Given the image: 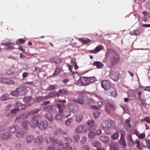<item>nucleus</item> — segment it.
Masks as SVG:
<instances>
[{
    "label": "nucleus",
    "mask_w": 150,
    "mask_h": 150,
    "mask_svg": "<svg viewBox=\"0 0 150 150\" xmlns=\"http://www.w3.org/2000/svg\"><path fill=\"white\" fill-rule=\"evenodd\" d=\"M0 82L7 83L13 84V82L8 79L0 78Z\"/></svg>",
    "instance_id": "nucleus-27"
},
{
    "label": "nucleus",
    "mask_w": 150,
    "mask_h": 150,
    "mask_svg": "<svg viewBox=\"0 0 150 150\" xmlns=\"http://www.w3.org/2000/svg\"><path fill=\"white\" fill-rule=\"evenodd\" d=\"M44 110L47 112H54V106L51 105L44 108Z\"/></svg>",
    "instance_id": "nucleus-31"
},
{
    "label": "nucleus",
    "mask_w": 150,
    "mask_h": 150,
    "mask_svg": "<svg viewBox=\"0 0 150 150\" xmlns=\"http://www.w3.org/2000/svg\"><path fill=\"white\" fill-rule=\"evenodd\" d=\"M106 56L110 58V63L112 66L117 64L119 62V55L112 49H109L108 50Z\"/></svg>",
    "instance_id": "nucleus-1"
},
{
    "label": "nucleus",
    "mask_w": 150,
    "mask_h": 150,
    "mask_svg": "<svg viewBox=\"0 0 150 150\" xmlns=\"http://www.w3.org/2000/svg\"><path fill=\"white\" fill-rule=\"evenodd\" d=\"M87 124L89 126L95 125L94 124V121L93 120H88L87 122Z\"/></svg>",
    "instance_id": "nucleus-61"
},
{
    "label": "nucleus",
    "mask_w": 150,
    "mask_h": 150,
    "mask_svg": "<svg viewBox=\"0 0 150 150\" xmlns=\"http://www.w3.org/2000/svg\"><path fill=\"white\" fill-rule=\"evenodd\" d=\"M20 110V109L19 108H16L12 110L10 113H9L8 114L6 115V116L10 117H13L16 114V112H18Z\"/></svg>",
    "instance_id": "nucleus-19"
},
{
    "label": "nucleus",
    "mask_w": 150,
    "mask_h": 150,
    "mask_svg": "<svg viewBox=\"0 0 150 150\" xmlns=\"http://www.w3.org/2000/svg\"><path fill=\"white\" fill-rule=\"evenodd\" d=\"M102 87L105 90L110 89L111 86L110 82L108 80H103L101 82Z\"/></svg>",
    "instance_id": "nucleus-10"
},
{
    "label": "nucleus",
    "mask_w": 150,
    "mask_h": 150,
    "mask_svg": "<svg viewBox=\"0 0 150 150\" xmlns=\"http://www.w3.org/2000/svg\"><path fill=\"white\" fill-rule=\"evenodd\" d=\"M87 130V127L83 125L78 126L76 128L75 131L79 133H84L86 132Z\"/></svg>",
    "instance_id": "nucleus-11"
},
{
    "label": "nucleus",
    "mask_w": 150,
    "mask_h": 150,
    "mask_svg": "<svg viewBox=\"0 0 150 150\" xmlns=\"http://www.w3.org/2000/svg\"><path fill=\"white\" fill-rule=\"evenodd\" d=\"M99 139L100 141L104 143H108L109 141V138L106 136H101Z\"/></svg>",
    "instance_id": "nucleus-25"
},
{
    "label": "nucleus",
    "mask_w": 150,
    "mask_h": 150,
    "mask_svg": "<svg viewBox=\"0 0 150 150\" xmlns=\"http://www.w3.org/2000/svg\"><path fill=\"white\" fill-rule=\"evenodd\" d=\"M73 119L71 118L68 119L65 122V125H69L71 123L73 122Z\"/></svg>",
    "instance_id": "nucleus-56"
},
{
    "label": "nucleus",
    "mask_w": 150,
    "mask_h": 150,
    "mask_svg": "<svg viewBox=\"0 0 150 150\" xmlns=\"http://www.w3.org/2000/svg\"><path fill=\"white\" fill-rule=\"evenodd\" d=\"M92 144L93 146L97 148L101 146L100 143L98 141L95 140L93 141L92 142Z\"/></svg>",
    "instance_id": "nucleus-38"
},
{
    "label": "nucleus",
    "mask_w": 150,
    "mask_h": 150,
    "mask_svg": "<svg viewBox=\"0 0 150 150\" xmlns=\"http://www.w3.org/2000/svg\"><path fill=\"white\" fill-rule=\"evenodd\" d=\"M35 100L36 102H40L43 100L42 96H39L36 98L35 99Z\"/></svg>",
    "instance_id": "nucleus-59"
},
{
    "label": "nucleus",
    "mask_w": 150,
    "mask_h": 150,
    "mask_svg": "<svg viewBox=\"0 0 150 150\" xmlns=\"http://www.w3.org/2000/svg\"><path fill=\"white\" fill-rule=\"evenodd\" d=\"M92 64L93 66H96L98 69L101 68L104 66L103 64L100 61H95Z\"/></svg>",
    "instance_id": "nucleus-24"
},
{
    "label": "nucleus",
    "mask_w": 150,
    "mask_h": 150,
    "mask_svg": "<svg viewBox=\"0 0 150 150\" xmlns=\"http://www.w3.org/2000/svg\"><path fill=\"white\" fill-rule=\"evenodd\" d=\"M140 32L139 30H134L133 31L130 32V34L131 35H137L140 34Z\"/></svg>",
    "instance_id": "nucleus-45"
},
{
    "label": "nucleus",
    "mask_w": 150,
    "mask_h": 150,
    "mask_svg": "<svg viewBox=\"0 0 150 150\" xmlns=\"http://www.w3.org/2000/svg\"><path fill=\"white\" fill-rule=\"evenodd\" d=\"M103 49V47L101 45H99L97 46L94 50H91L90 51V52L91 53H96Z\"/></svg>",
    "instance_id": "nucleus-20"
},
{
    "label": "nucleus",
    "mask_w": 150,
    "mask_h": 150,
    "mask_svg": "<svg viewBox=\"0 0 150 150\" xmlns=\"http://www.w3.org/2000/svg\"><path fill=\"white\" fill-rule=\"evenodd\" d=\"M41 119V117L39 116H35L32 117L30 123V125L32 128H35L37 127L39 120Z\"/></svg>",
    "instance_id": "nucleus-5"
},
{
    "label": "nucleus",
    "mask_w": 150,
    "mask_h": 150,
    "mask_svg": "<svg viewBox=\"0 0 150 150\" xmlns=\"http://www.w3.org/2000/svg\"><path fill=\"white\" fill-rule=\"evenodd\" d=\"M114 106L112 104H108L105 107V110L106 111L109 113L112 110H114Z\"/></svg>",
    "instance_id": "nucleus-29"
},
{
    "label": "nucleus",
    "mask_w": 150,
    "mask_h": 150,
    "mask_svg": "<svg viewBox=\"0 0 150 150\" xmlns=\"http://www.w3.org/2000/svg\"><path fill=\"white\" fill-rule=\"evenodd\" d=\"M47 119L49 120L52 121L53 120V117L52 115L50 114H47L46 116Z\"/></svg>",
    "instance_id": "nucleus-53"
},
{
    "label": "nucleus",
    "mask_w": 150,
    "mask_h": 150,
    "mask_svg": "<svg viewBox=\"0 0 150 150\" xmlns=\"http://www.w3.org/2000/svg\"><path fill=\"white\" fill-rule=\"evenodd\" d=\"M11 138V135L8 132H3L0 134V138L1 139L8 140Z\"/></svg>",
    "instance_id": "nucleus-13"
},
{
    "label": "nucleus",
    "mask_w": 150,
    "mask_h": 150,
    "mask_svg": "<svg viewBox=\"0 0 150 150\" xmlns=\"http://www.w3.org/2000/svg\"><path fill=\"white\" fill-rule=\"evenodd\" d=\"M74 101L81 104H83L84 102V101L83 100V96H78V99L77 100H74Z\"/></svg>",
    "instance_id": "nucleus-33"
},
{
    "label": "nucleus",
    "mask_w": 150,
    "mask_h": 150,
    "mask_svg": "<svg viewBox=\"0 0 150 150\" xmlns=\"http://www.w3.org/2000/svg\"><path fill=\"white\" fill-rule=\"evenodd\" d=\"M119 142L121 145L124 147L126 146V141L125 139V135L124 133L121 134L120 139L119 141Z\"/></svg>",
    "instance_id": "nucleus-15"
},
{
    "label": "nucleus",
    "mask_w": 150,
    "mask_h": 150,
    "mask_svg": "<svg viewBox=\"0 0 150 150\" xmlns=\"http://www.w3.org/2000/svg\"><path fill=\"white\" fill-rule=\"evenodd\" d=\"M135 143L137 144V147L139 149H141V147L140 146L139 141L138 140H136L135 142Z\"/></svg>",
    "instance_id": "nucleus-63"
},
{
    "label": "nucleus",
    "mask_w": 150,
    "mask_h": 150,
    "mask_svg": "<svg viewBox=\"0 0 150 150\" xmlns=\"http://www.w3.org/2000/svg\"><path fill=\"white\" fill-rule=\"evenodd\" d=\"M34 139V137L33 136L30 135L28 136L26 138V141L27 143H30Z\"/></svg>",
    "instance_id": "nucleus-40"
},
{
    "label": "nucleus",
    "mask_w": 150,
    "mask_h": 150,
    "mask_svg": "<svg viewBox=\"0 0 150 150\" xmlns=\"http://www.w3.org/2000/svg\"><path fill=\"white\" fill-rule=\"evenodd\" d=\"M55 86L54 85H50L47 88V91H51L54 89L55 88Z\"/></svg>",
    "instance_id": "nucleus-55"
},
{
    "label": "nucleus",
    "mask_w": 150,
    "mask_h": 150,
    "mask_svg": "<svg viewBox=\"0 0 150 150\" xmlns=\"http://www.w3.org/2000/svg\"><path fill=\"white\" fill-rule=\"evenodd\" d=\"M43 138L41 136H40L37 137L35 139V142L39 145L41 144L43 142Z\"/></svg>",
    "instance_id": "nucleus-28"
},
{
    "label": "nucleus",
    "mask_w": 150,
    "mask_h": 150,
    "mask_svg": "<svg viewBox=\"0 0 150 150\" xmlns=\"http://www.w3.org/2000/svg\"><path fill=\"white\" fill-rule=\"evenodd\" d=\"M83 119V116L81 114H76V121L80 122H81Z\"/></svg>",
    "instance_id": "nucleus-39"
},
{
    "label": "nucleus",
    "mask_w": 150,
    "mask_h": 150,
    "mask_svg": "<svg viewBox=\"0 0 150 150\" xmlns=\"http://www.w3.org/2000/svg\"><path fill=\"white\" fill-rule=\"evenodd\" d=\"M110 95L114 98L116 97L117 95L116 89L115 88H112L110 89Z\"/></svg>",
    "instance_id": "nucleus-34"
},
{
    "label": "nucleus",
    "mask_w": 150,
    "mask_h": 150,
    "mask_svg": "<svg viewBox=\"0 0 150 150\" xmlns=\"http://www.w3.org/2000/svg\"><path fill=\"white\" fill-rule=\"evenodd\" d=\"M35 70L37 73H39L41 71V69L40 67H35Z\"/></svg>",
    "instance_id": "nucleus-64"
},
{
    "label": "nucleus",
    "mask_w": 150,
    "mask_h": 150,
    "mask_svg": "<svg viewBox=\"0 0 150 150\" xmlns=\"http://www.w3.org/2000/svg\"><path fill=\"white\" fill-rule=\"evenodd\" d=\"M96 135L95 132H94L91 131L89 133L88 136V137L91 139H93L94 138L95 136Z\"/></svg>",
    "instance_id": "nucleus-51"
},
{
    "label": "nucleus",
    "mask_w": 150,
    "mask_h": 150,
    "mask_svg": "<svg viewBox=\"0 0 150 150\" xmlns=\"http://www.w3.org/2000/svg\"><path fill=\"white\" fill-rule=\"evenodd\" d=\"M57 132L58 133L61 134H65L68 132L67 130L66 129H62L60 128H58L57 129Z\"/></svg>",
    "instance_id": "nucleus-37"
},
{
    "label": "nucleus",
    "mask_w": 150,
    "mask_h": 150,
    "mask_svg": "<svg viewBox=\"0 0 150 150\" xmlns=\"http://www.w3.org/2000/svg\"><path fill=\"white\" fill-rule=\"evenodd\" d=\"M18 88V92L20 96H24L27 92V87L26 86L21 87Z\"/></svg>",
    "instance_id": "nucleus-12"
},
{
    "label": "nucleus",
    "mask_w": 150,
    "mask_h": 150,
    "mask_svg": "<svg viewBox=\"0 0 150 150\" xmlns=\"http://www.w3.org/2000/svg\"><path fill=\"white\" fill-rule=\"evenodd\" d=\"M88 85L95 82L96 81V77H87Z\"/></svg>",
    "instance_id": "nucleus-36"
},
{
    "label": "nucleus",
    "mask_w": 150,
    "mask_h": 150,
    "mask_svg": "<svg viewBox=\"0 0 150 150\" xmlns=\"http://www.w3.org/2000/svg\"><path fill=\"white\" fill-rule=\"evenodd\" d=\"M87 139V137H83L80 140L81 143L82 144L85 143L86 142Z\"/></svg>",
    "instance_id": "nucleus-57"
},
{
    "label": "nucleus",
    "mask_w": 150,
    "mask_h": 150,
    "mask_svg": "<svg viewBox=\"0 0 150 150\" xmlns=\"http://www.w3.org/2000/svg\"><path fill=\"white\" fill-rule=\"evenodd\" d=\"M38 111H31L29 112L23 113L22 114H21V115L22 116L23 119H24L27 118L29 116L31 115H33L35 113H38Z\"/></svg>",
    "instance_id": "nucleus-16"
},
{
    "label": "nucleus",
    "mask_w": 150,
    "mask_h": 150,
    "mask_svg": "<svg viewBox=\"0 0 150 150\" xmlns=\"http://www.w3.org/2000/svg\"><path fill=\"white\" fill-rule=\"evenodd\" d=\"M113 122V121L111 120H104L102 123V127L104 129L105 128H110Z\"/></svg>",
    "instance_id": "nucleus-9"
},
{
    "label": "nucleus",
    "mask_w": 150,
    "mask_h": 150,
    "mask_svg": "<svg viewBox=\"0 0 150 150\" xmlns=\"http://www.w3.org/2000/svg\"><path fill=\"white\" fill-rule=\"evenodd\" d=\"M18 91V88H17L15 91L11 92V94L14 96H20L18 93L19 92Z\"/></svg>",
    "instance_id": "nucleus-48"
},
{
    "label": "nucleus",
    "mask_w": 150,
    "mask_h": 150,
    "mask_svg": "<svg viewBox=\"0 0 150 150\" xmlns=\"http://www.w3.org/2000/svg\"><path fill=\"white\" fill-rule=\"evenodd\" d=\"M30 122L29 121H25L23 122L22 124L21 127L24 129H28Z\"/></svg>",
    "instance_id": "nucleus-30"
},
{
    "label": "nucleus",
    "mask_w": 150,
    "mask_h": 150,
    "mask_svg": "<svg viewBox=\"0 0 150 150\" xmlns=\"http://www.w3.org/2000/svg\"><path fill=\"white\" fill-rule=\"evenodd\" d=\"M25 132L23 130L19 131L16 133V136L18 138H22L26 134Z\"/></svg>",
    "instance_id": "nucleus-18"
},
{
    "label": "nucleus",
    "mask_w": 150,
    "mask_h": 150,
    "mask_svg": "<svg viewBox=\"0 0 150 150\" xmlns=\"http://www.w3.org/2000/svg\"><path fill=\"white\" fill-rule=\"evenodd\" d=\"M96 126L95 125L90 126L88 127V130L90 131H92L95 129Z\"/></svg>",
    "instance_id": "nucleus-58"
},
{
    "label": "nucleus",
    "mask_w": 150,
    "mask_h": 150,
    "mask_svg": "<svg viewBox=\"0 0 150 150\" xmlns=\"http://www.w3.org/2000/svg\"><path fill=\"white\" fill-rule=\"evenodd\" d=\"M143 13L144 16H146L148 18H150V11L149 12L143 11Z\"/></svg>",
    "instance_id": "nucleus-62"
},
{
    "label": "nucleus",
    "mask_w": 150,
    "mask_h": 150,
    "mask_svg": "<svg viewBox=\"0 0 150 150\" xmlns=\"http://www.w3.org/2000/svg\"><path fill=\"white\" fill-rule=\"evenodd\" d=\"M32 99V97L31 96L26 97L24 98L23 101L26 102H28L30 101Z\"/></svg>",
    "instance_id": "nucleus-54"
},
{
    "label": "nucleus",
    "mask_w": 150,
    "mask_h": 150,
    "mask_svg": "<svg viewBox=\"0 0 150 150\" xmlns=\"http://www.w3.org/2000/svg\"><path fill=\"white\" fill-rule=\"evenodd\" d=\"M62 113H63L64 116H65L67 118L70 115L71 112L68 110H65Z\"/></svg>",
    "instance_id": "nucleus-52"
},
{
    "label": "nucleus",
    "mask_w": 150,
    "mask_h": 150,
    "mask_svg": "<svg viewBox=\"0 0 150 150\" xmlns=\"http://www.w3.org/2000/svg\"><path fill=\"white\" fill-rule=\"evenodd\" d=\"M49 98H53L55 97H57L56 92L53 91L50 92L48 95Z\"/></svg>",
    "instance_id": "nucleus-47"
},
{
    "label": "nucleus",
    "mask_w": 150,
    "mask_h": 150,
    "mask_svg": "<svg viewBox=\"0 0 150 150\" xmlns=\"http://www.w3.org/2000/svg\"><path fill=\"white\" fill-rule=\"evenodd\" d=\"M23 120L22 116L20 114L17 117L15 120V122L16 123H17L21 122Z\"/></svg>",
    "instance_id": "nucleus-41"
},
{
    "label": "nucleus",
    "mask_w": 150,
    "mask_h": 150,
    "mask_svg": "<svg viewBox=\"0 0 150 150\" xmlns=\"http://www.w3.org/2000/svg\"><path fill=\"white\" fill-rule=\"evenodd\" d=\"M63 89L60 90L58 92H56L57 97L61 96V95L63 94Z\"/></svg>",
    "instance_id": "nucleus-60"
},
{
    "label": "nucleus",
    "mask_w": 150,
    "mask_h": 150,
    "mask_svg": "<svg viewBox=\"0 0 150 150\" xmlns=\"http://www.w3.org/2000/svg\"><path fill=\"white\" fill-rule=\"evenodd\" d=\"M68 106L69 108L73 113H76L79 110V106L76 103H69Z\"/></svg>",
    "instance_id": "nucleus-7"
},
{
    "label": "nucleus",
    "mask_w": 150,
    "mask_h": 150,
    "mask_svg": "<svg viewBox=\"0 0 150 150\" xmlns=\"http://www.w3.org/2000/svg\"><path fill=\"white\" fill-rule=\"evenodd\" d=\"M62 142L57 139H54L52 142V144L49 146L47 148L48 150H54L61 146Z\"/></svg>",
    "instance_id": "nucleus-2"
},
{
    "label": "nucleus",
    "mask_w": 150,
    "mask_h": 150,
    "mask_svg": "<svg viewBox=\"0 0 150 150\" xmlns=\"http://www.w3.org/2000/svg\"><path fill=\"white\" fill-rule=\"evenodd\" d=\"M61 71V69L58 67H56L53 74L52 75V77H54L57 76Z\"/></svg>",
    "instance_id": "nucleus-35"
},
{
    "label": "nucleus",
    "mask_w": 150,
    "mask_h": 150,
    "mask_svg": "<svg viewBox=\"0 0 150 150\" xmlns=\"http://www.w3.org/2000/svg\"><path fill=\"white\" fill-rule=\"evenodd\" d=\"M55 119L57 122H62L64 119L63 116L60 114H57L55 116Z\"/></svg>",
    "instance_id": "nucleus-32"
},
{
    "label": "nucleus",
    "mask_w": 150,
    "mask_h": 150,
    "mask_svg": "<svg viewBox=\"0 0 150 150\" xmlns=\"http://www.w3.org/2000/svg\"><path fill=\"white\" fill-rule=\"evenodd\" d=\"M127 139L128 143L129 146H133L134 144V142L132 139L131 136L130 134H128L127 135Z\"/></svg>",
    "instance_id": "nucleus-22"
},
{
    "label": "nucleus",
    "mask_w": 150,
    "mask_h": 150,
    "mask_svg": "<svg viewBox=\"0 0 150 150\" xmlns=\"http://www.w3.org/2000/svg\"><path fill=\"white\" fill-rule=\"evenodd\" d=\"M63 149H66V150H74V149L70 146V144L69 143H64L62 145Z\"/></svg>",
    "instance_id": "nucleus-26"
},
{
    "label": "nucleus",
    "mask_w": 150,
    "mask_h": 150,
    "mask_svg": "<svg viewBox=\"0 0 150 150\" xmlns=\"http://www.w3.org/2000/svg\"><path fill=\"white\" fill-rule=\"evenodd\" d=\"M79 40L84 44H87L89 43L91 41V40L88 38L83 39L81 38H79Z\"/></svg>",
    "instance_id": "nucleus-44"
},
{
    "label": "nucleus",
    "mask_w": 150,
    "mask_h": 150,
    "mask_svg": "<svg viewBox=\"0 0 150 150\" xmlns=\"http://www.w3.org/2000/svg\"><path fill=\"white\" fill-rule=\"evenodd\" d=\"M80 136L78 135L74 136L73 138H72V141L74 142H76L79 140Z\"/></svg>",
    "instance_id": "nucleus-50"
},
{
    "label": "nucleus",
    "mask_w": 150,
    "mask_h": 150,
    "mask_svg": "<svg viewBox=\"0 0 150 150\" xmlns=\"http://www.w3.org/2000/svg\"><path fill=\"white\" fill-rule=\"evenodd\" d=\"M19 129V127L17 125H13L10 127L9 129V130L11 133H13L18 131Z\"/></svg>",
    "instance_id": "nucleus-17"
},
{
    "label": "nucleus",
    "mask_w": 150,
    "mask_h": 150,
    "mask_svg": "<svg viewBox=\"0 0 150 150\" xmlns=\"http://www.w3.org/2000/svg\"><path fill=\"white\" fill-rule=\"evenodd\" d=\"M48 126V123L47 121H42L39 125V127L42 130H45Z\"/></svg>",
    "instance_id": "nucleus-14"
},
{
    "label": "nucleus",
    "mask_w": 150,
    "mask_h": 150,
    "mask_svg": "<svg viewBox=\"0 0 150 150\" xmlns=\"http://www.w3.org/2000/svg\"><path fill=\"white\" fill-rule=\"evenodd\" d=\"M119 137V133L118 132H116L111 136V138L112 139L115 140L117 139Z\"/></svg>",
    "instance_id": "nucleus-42"
},
{
    "label": "nucleus",
    "mask_w": 150,
    "mask_h": 150,
    "mask_svg": "<svg viewBox=\"0 0 150 150\" xmlns=\"http://www.w3.org/2000/svg\"><path fill=\"white\" fill-rule=\"evenodd\" d=\"M130 120L131 119L130 118H129L126 120L125 121V123L124 125L125 128L126 129L127 131L130 132H131L132 129V126L130 124Z\"/></svg>",
    "instance_id": "nucleus-8"
},
{
    "label": "nucleus",
    "mask_w": 150,
    "mask_h": 150,
    "mask_svg": "<svg viewBox=\"0 0 150 150\" xmlns=\"http://www.w3.org/2000/svg\"><path fill=\"white\" fill-rule=\"evenodd\" d=\"M76 84L80 86H85L88 85L87 77H80L76 83Z\"/></svg>",
    "instance_id": "nucleus-3"
},
{
    "label": "nucleus",
    "mask_w": 150,
    "mask_h": 150,
    "mask_svg": "<svg viewBox=\"0 0 150 150\" xmlns=\"http://www.w3.org/2000/svg\"><path fill=\"white\" fill-rule=\"evenodd\" d=\"M66 102L65 100H59L57 101V106L59 111V112L62 113L64 111L65 105L64 104Z\"/></svg>",
    "instance_id": "nucleus-4"
},
{
    "label": "nucleus",
    "mask_w": 150,
    "mask_h": 150,
    "mask_svg": "<svg viewBox=\"0 0 150 150\" xmlns=\"http://www.w3.org/2000/svg\"><path fill=\"white\" fill-rule=\"evenodd\" d=\"M9 95L7 94H4L0 98L1 101H5L9 99Z\"/></svg>",
    "instance_id": "nucleus-43"
},
{
    "label": "nucleus",
    "mask_w": 150,
    "mask_h": 150,
    "mask_svg": "<svg viewBox=\"0 0 150 150\" xmlns=\"http://www.w3.org/2000/svg\"><path fill=\"white\" fill-rule=\"evenodd\" d=\"M110 76L112 79L116 81L119 79V73L115 70H112L110 73Z\"/></svg>",
    "instance_id": "nucleus-6"
},
{
    "label": "nucleus",
    "mask_w": 150,
    "mask_h": 150,
    "mask_svg": "<svg viewBox=\"0 0 150 150\" xmlns=\"http://www.w3.org/2000/svg\"><path fill=\"white\" fill-rule=\"evenodd\" d=\"M93 116L95 118H98L100 115V112L97 110H95L93 112Z\"/></svg>",
    "instance_id": "nucleus-49"
},
{
    "label": "nucleus",
    "mask_w": 150,
    "mask_h": 150,
    "mask_svg": "<svg viewBox=\"0 0 150 150\" xmlns=\"http://www.w3.org/2000/svg\"><path fill=\"white\" fill-rule=\"evenodd\" d=\"M50 62L52 63L59 64L62 63V60L61 58H55L51 59Z\"/></svg>",
    "instance_id": "nucleus-21"
},
{
    "label": "nucleus",
    "mask_w": 150,
    "mask_h": 150,
    "mask_svg": "<svg viewBox=\"0 0 150 150\" xmlns=\"http://www.w3.org/2000/svg\"><path fill=\"white\" fill-rule=\"evenodd\" d=\"M53 139V137L49 134H47L45 137V139L46 142L47 143H49Z\"/></svg>",
    "instance_id": "nucleus-46"
},
{
    "label": "nucleus",
    "mask_w": 150,
    "mask_h": 150,
    "mask_svg": "<svg viewBox=\"0 0 150 150\" xmlns=\"http://www.w3.org/2000/svg\"><path fill=\"white\" fill-rule=\"evenodd\" d=\"M110 147L111 150H118L119 149V146L117 143L113 142L111 143Z\"/></svg>",
    "instance_id": "nucleus-23"
}]
</instances>
